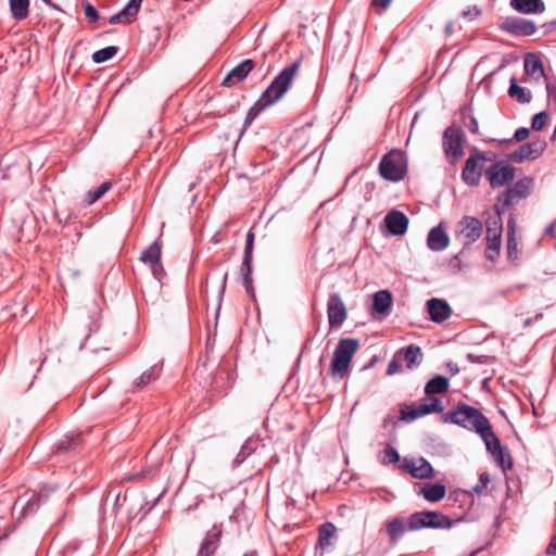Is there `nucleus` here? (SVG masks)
I'll use <instances>...</instances> for the list:
<instances>
[{"label": "nucleus", "mask_w": 556, "mask_h": 556, "mask_svg": "<svg viewBox=\"0 0 556 556\" xmlns=\"http://www.w3.org/2000/svg\"><path fill=\"white\" fill-rule=\"evenodd\" d=\"M253 247L254 232L252 229H250L247 233L243 260L240 269L242 275V281H248L249 279H252Z\"/></svg>", "instance_id": "obj_20"}, {"label": "nucleus", "mask_w": 556, "mask_h": 556, "mask_svg": "<svg viewBox=\"0 0 556 556\" xmlns=\"http://www.w3.org/2000/svg\"><path fill=\"white\" fill-rule=\"evenodd\" d=\"M508 94L511 98H516L517 101L519 103H521V104L529 103L532 100L531 92L528 89L518 86L517 85V80L514 77L510 79V86H509V89H508Z\"/></svg>", "instance_id": "obj_34"}, {"label": "nucleus", "mask_w": 556, "mask_h": 556, "mask_svg": "<svg viewBox=\"0 0 556 556\" xmlns=\"http://www.w3.org/2000/svg\"><path fill=\"white\" fill-rule=\"evenodd\" d=\"M450 381L446 377L437 375L430 379L425 387V393L427 395H435L444 393L448 390Z\"/></svg>", "instance_id": "obj_29"}, {"label": "nucleus", "mask_w": 556, "mask_h": 556, "mask_svg": "<svg viewBox=\"0 0 556 556\" xmlns=\"http://www.w3.org/2000/svg\"><path fill=\"white\" fill-rule=\"evenodd\" d=\"M45 498L46 496L42 493L33 495L24 505L22 515L25 516L28 513L35 511Z\"/></svg>", "instance_id": "obj_43"}, {"label": "nucleus", "mask_w": 556, "mask_h": 556, "mask_svg": "<svg viewBox=\"0 0 556 556\" xmlns=\"http://www.w3.org/2000/svg\"><path fill=\"white\" fill-rule=\"evenodd\" d=\"M135 17L136 14H132V12L129 10V7L125 5L121 11L110 16L109 23L112 25L129 24Z\"/></svg>", "instance_id": "obj_38"}, {"label": "nucleus", "mask_w": 556, "mask_h": 556, "mask_svg": "<svg viewBox=\"0 0 556 556\" xmlns=\"http://www.w3.org/2000/svg\"><path fill=\"white\" fill-rule=\"evenodd\" d=\"M516 168L505 161L495 162L490 165L484 174L492 189L501 188L515 178Z\"/></svg>", "instance_id": "obj_9"}, {"label": "nucleus", "mask_w": 556, "mask_h": 556, "mask_svg": "<svg viewBox=\"0 0 556 556\" xmlns=\"http://www.w3.org/2000/svg\"><path fill=\"white\" fill-rule=\"evenodd\" d=\"M150 267H151L154 278L157 279L159 281H162L163 278L166 276V271H165L164 267L162 266L161 261L156 264L150 265Z\"/></svg>", "instance_id": "obj_51"}, {"label": "nucleus", "mask_w": 556, "mask_h": 556, "mask_svg": "<svg viewBox=\"0 0 556 556\" xmlns=\"http://www.w3.org/2000/svg\"><path fill=\"white\" fill-rule=\"evenodd\" d=\"M258 445L257 439L249 438L244 444L241 446L240 452L237 454L236 458L233 459V464L236 466L242 464L245 458L256 450Z\"/></svg>", "instance_id": "obj_36"}, {"label": "nucleus", "mask_w": 556, "mask_h": 556, "mask_svg": "<svg viewBox=\"0 0 556 556\" xmlns=\"http://www.w3.org/2000/svg\"><path fill=\"white\" fill-rule=\"evenodd\" d=\"M222 533V526L214 525L201 542L198 556H213L219 545Z\"/></svg>", "instance_id": "obj_19"}, {"label": "nucleus", "mask_w": 556, "mask_h": 556, "mask_svg": "<svg viewBox=\"0 0 556 556\" xmlns=\"http://www.w3.org/2000/svg\"><path fill=\"white\" fill-rule=\"evenodd\" d=\"M494 458L504 472L513 468L514 463L508 447L503 448V451L497 453Z\"/></svg>", "instance_id": "obj_41"}, {"label": "nucleus", "mask_w": 556, "mask_h": 556, "mask_svg": "<svg viewBox=\"0 0 556 556\" xmlns=\"http://www.w3.org/2000/svg\"><path fill=\"white\" fill-rule=\"evenodd\" d=\"M327 315L331 328L340 327L348 317L345 304L341 295L337 292L329 295L327 303Z\"/></svg>", "instance_id": "obj_12"}, {"label": "nucleus", "mask_w": 556, "mask_h": 556, "mask_svg": "<svg viewBox=\"0 0 556 556\" xmlns=\"http://www.w3.org/2000/svg\"><path fill=\"white\" fill-rule=\"evenodd\" d=\"M162 243L156 239L152 244L144 249L140 254V261L143 264L152 265L161 261Z\"/></svg>", "instance_id": "obj_28"}, {"label": "nucleus", "mask_w": 556, "mask_h": 556, "mask_svg": "<svg viewBox=\"0 0 556 556\" xmlns=\"http://www.w3.org/2000/svg\"><path fill=\"white\" fill-rule=\"evenodd\" d=\"M421 417L425 415L433 414L429 403L421 404L418 406Z\"/></svg>", "instance_id": "obj_62"}, {"label": "nucleus", "mask_w": 556, "mask_h": 556, "mask_svg": "<svg viewBox=\"0 0 556 556\" xmlns=\"http://www.w3.org/2000/svg\"><path fill=\"white\" fill-rule=\"evenodd\" d=\"M243 286H244V289H245L247 293L250 296H253L254 295L253 280L249 279L248 281H243Z\"/></svg>", "instance_id": "obj_63"}, {"label": "nucleus", "mask_w": 556, "mask_h": 556, "mask_svg": "<svg viewBox=\"0 0 556 556\" xmlns=\"http://www.w3.org/2000/svg\"><path fill=\"white\" fill-rule=\"evenodd\" d=\"M529 135H530L529 128L520 127L515 131L513 139L515 142H521V141L526 140L529 137Z\"/></svg>", "instance_id": "obj_53"}, {"label": "nucleus", "mask_w": 556, "mask_h": 556, "mask_svg": "<svg viewBox=\"0 0 556 556\" xmlns=\"http://www.w3.org/2000/svg\"><path fill=\"white\" fill-rule=\"evenodd\" d=\"M555 230H556V220H554L553 223H551L544 230V233L546 236H551L553 237L555 235Z\"/></svg>", "instance_id": "obj_64"}, {"label": "nucleus", "mask_w": 556, "mask_h": 556, "mask_svg": "<svg viewBox=\"0 0 556 556\" xmlns=\"http://www.w3.org/2000/svg\"><path fill=\"white\" fill-rule=\"evenodd\" d=\"M359 348V341L354 338L340 339L330 365V375L334 379H342L346 376L352 358Z\"/></svg>", "instance_id": "obj_3"}, {"label": "nucleus", "mask_w": 556, "mask_h": 556, "mask_svg": "<svg viewBox=\"0 0 556 556\" xmlns=\"http://www.w3.org/2000/svg\"><path fill=\"white\" fill-rule=\"evenodd\" d=\"M446 369L451 376H456L459 372L458 365L454 362L446 363Z\"/></svg>", "instance_id": "obj_60"}, {"label": "nucleus", "mask_w": 556, "mask_h": 556, "mask_svg": "<svg viewBox=\"0 0 556 556\" xmlns=\"http://www.w3.org/2000/svg\"><path fill=\"white\" fill-rule=\"evenodd\" d=\"M401 467L406 469L412 477L416 479H431L434 476L433 467L424 457H420L417 460L405 458Z\"/></svg>", "instance_id": "obj_15"}, {"label": "nucleus", "mask_w": 556, "mask_h": 556, "mask_svg": "<svg viewBox=\"0 0 556 556\" xmlns=\"http://www.w3.org/2000/svg\"><path fill=\"white\" fill-rule=\"evenodd\" d=\"M421 417L418 406L404 405L401 408V419L405 422H412Z\"/></svg>", "instance_id": "obj_42"}, {"label": "nucleus", "mask_w": 556, "mask_h": 556, "mask_svg": "<svg viewBox=\"0 0 556 556\" xmlns=\"http://www.w3.org/2000/svg\"><path fill=\"white\" fill-rule=\"evenodd\" d=\"M379 173L388 181L403 180L407 173L406 154L400 149H393L386 153L379 163Z\"/></svg>", "instance_id": "obj_4"}, {"label": "nucleus", "mask_w": 556, "mask_h": 556, "mask_svg": "<svg viewBox=\"0 0 556 556\" xmlns=\"http://www.w3.org/2000/svg\"><path fill=\"white\" fill-rule=\"evenodd\" d=\"M486 430L479 432L478 434L485 444L486 451L494 457L497 453H501L506 446L502 445L501 440L494 433L491 424L486 425Z\"/></svg>", "instance_id": "obj_23"}, {"label": "nucleus", "mask_w": 556, "mask_h": 556, "mask_svg": "<svg viewBox=\"0 0 556 556\" xmlns=\"http://www.w3.org/2000/svg\"><path fill=\"white\" fill-rule=\"evenodd\" d=\"M430 407L432 413H442L443 412V405L440 399L432 397L430 401Z\"/></svg>", "instance_id": "obj_56"}, {"label": "nucleus", "mask_w": 556, "mask_h": 556, "mask_svg": "<svg viewBox=\"0 0 556 556\" xmlns=\"http://www.w3.org/2000/svg\"><path fill=\"white\" fill-rule=\"evenodd\" d=\"M447 266L451 269V271H453V273L459 271L462 268L459 256L458 255L452 256L448 260Z\"/></svg>", "instance_id": "obj_55"}, {"label": "nucleus", "mask_w": 556, "mask_h": 556, "mask_svg": "<svg viewBox=\"0 0 556 556\" xmlns=\"http://www.w3.org/2000/svg\"><path fill=\"white\" fill-rule=\"evenodd\" d=\"M392 301V294L389 290H380L374 294L372 311L387 316L390 313Z\"/></svg>", "instance_id": "obj_24"}, {"label": "nucleus", "mask_w": 556, "mask_h": 556, "mask_svg": "<svg viewBox=\"0 0 556 556\" xmlns=\"http://www.w3.org/2000/svg\"><path fill=\"white\" fill-rule=\"evenodd\" d=\"M546 141L541 139L522 143L518 149L507 154V160L514 163H522L525 161L536 160L543 154V152L546 150Z\"/></svg>", "instance_id": "obj_10"}, {"label": "nucleus", "mask_w": 556, "mask_h": 556, "mask_svg": "<svg viewBox=\"0 0 556 556\" xmlns=\"http://www.w3.org/2000/svg\"><path fill=\"white\" fill-rule=\"evenodd\" d=\"M503 222L502 215L495 213L486 220V248L485 257L489 261H495L500 255L502 244Z\"/></svg>", "instance_id": "obj_8"}, {"label": "nucleus", "mask_w": 556, "mask_h": 556, "mask_svg": "<svg viewBox=\"0 0 556 556\" xmlns=\"http://www.w3.org/2000/svg\"><path fill=\"white\" fill-rule=\"evenodd\" d=\"M396 353L401 355L402 362H406L409 369L419 366L421 363V349L416 344H409L405 350H400Z\"/></svg>", "instance_id": "obj_27"}, {"label": "nucleus", "mask_w": 556, "mask_h": 556, "mask_svg": "<svg viewBox=\"0 0 556 556\" xmlns=\"http://www.w3.org/2000/svg\"><path fill=\"white\" fill-rule=\"evenodd\" d=\"M301 62L299 58L286 66L263 91L257 102L248 111L240 136L263 110L276 103L288 91L300 70Z\"/></svg>", "instance_id": "obj_1"}, {"label": "nucleus", "mask_w": 556, "mask_h": 556, "mask_svg": "<svg viewBox=\"0 0 556 556\" xmlns=\"http://www.w3.org/2000/svg\"><path fill=\"white\" fill-rule=\"evenodd\" d=\"M402 359H401V355H399L397 353L394 354L393 358L390 361V363L388 364V368H387V374L389 376H392V375H395V374H399L401 370H402Z\"/></svg>", "instance_id": "obj_46"}, {"label": "nucleus", "mask_w": 556, "mask_h": 556, "mask_svg": "<svg viewBox=\"0 0 556 556\" xmlns=\"http://www.w3.org/2000/svg\"><path fill=\"white\" fill-rule=\"evenodd\" d=\"M459 520H451L446 515L440 511H417L408 518V529L410 531L424 528L448 529Z\"/></svg>", "instance_id": "obj_6"}, {"label": "nucleus", "mask_w": 556, "mask_h": 556, "mask_svg": "<svg viewBox=\"0 0 556 556\" xmlns=\"http://www.w3.org/2000/svg\"><path fill=\"white\" fill-rule=\"evenodd\" d=\"M227 279H228V274L225 273L223 276V279H222V285H220L219 291H218V307H220V305H222L223 296H224V293L226 290Z\"/></svg>", "instance_id": "obj_57"}, {"label": "nucleus", "mask_w": 556, "mask_h": 556, "mask_svg": "<svg viewBox=\"0 0 556 556\" xmlns=\"http://www.w3.org/2000/svg\"><path fill=\"white\" fill-rule=\"evenodd\" d=\"M547 121H548V113L546 111H542L532 117L531 128L535 131H540L544 128Z\"/></svg>", "instance_id": "obj_45"}, {"label": "nucleus", "mask_w": 556, "mask_h": 556, "mask_svg": "<svg viewBox=\"0 0 556 556\" xmlns=\"http://www.w3.org/2000/svg\"><path fill=\"white\" fill-rule=\"evenodd\" d=\"M336 539L337 528L332 522L328 521L320 525L318 529V546L321 549H326L331 546Z\"/></svg>", "instance_id": "obj_26"}, {"label": "nucleus", "mask_w": 556, "mask_h": 556, "mask_svg": "<svg viewBox=\"0 0 556 556\" xmlns=\"http://www.w3.org/2000/svg\"><path fill=\"white\" fill-rule=\"evenodd\" d=\"M400 459L401 457L399 452L394 447L388 445L383 451V457L381 459V463L383 465H391L399 463Z\"/></svg>", "instance_id": "obj_44"}, {"label": "nucleus", "mask_w": 556, "mask_h": 556, "mask_svg": "<svg viewBox=\"0 0 556 556\" xmlns=\"http://www.w3.org/2000/svg\"><path fill=\"white\" fill-rule=\"evenodd\" d=\"M29 0H9L12 17L15 21H24L29 14Z\"/></svg>", "instance_id": "obj_32"}, {"label": "nucleus", "mask_w": 556, "mask_h": 556, "mask_svg": "<svg viewBox=\"0 0 556 556\" xmlns=\"http://www.w3.org/2000/svg\"><path fill=\"white\" fill-rule=\"evenodd\" d=\"M391 1L392 0H371V5L386 10L390 5Z\"/></svg>", "instance_id": "obj_61"}, {"label": "nucleus", "mask_w": 556, "mask_h": 556, "mask_svg": "<svg viewBox=\"0 0 556 556\" xmlns=\"http://www.w3.org/2000/svg\"><path fill=\"white\" fill-rule=\"evenodd\" d=\"M446 424L457 425L466 430H473L479 433L486 430L489 419L478 408L466 403H458L456 407L443 416Z\"/></svg>", "instance_id": "obj_2"}, {"label": "nucleus", "mask_w": 556, "mask_h": 556, "mask_svg": "<svg viewBox=\"0 0 556 556\" xmlns=\"http://www.w3.org/2000/svg\"><path fill=\"white\" fill-rule=\"evenodd\" d=\"M384 223L392 236H403L407 231L408 217L399 210H391L384 217Z\"/></svg>", "instance_id": "obj_17"}, {"label": "nucleus", "mask_w": 556, "mask_h": 556, "mask_svg": "<svg viewBox=\"0 0 556 556\" xmlns=\"http://www.w3.org/2000/svg\"><path fill=\"white\" fill-rule=\"evenodd\" d=\"M464 125L467 129L472 134H479V125L478 121L473 115H468L464 117Z\"/></svg>", "instance_id": "obj_48"}, {"label": "nucleus", "mask_w": 556, "mask_h": 556, "mask_svg": "<svg viewBox=\"0 0 556 556\" xmlns=\"http://www.w3.org/2000/svg\"><path fill=\"white\" fill-rule=\"evenodd\" d=\"M116 53L117 48L115 46H109L93 52L92 61L97 64H100L112 59Z\"/></svg>", "instance_id": "obj_40"}, {"label": "nucleus", "mask_w": 556, "mask_h": 556, "mask_svg": "<svg viewBox=\"0 0 556 556\" xmlns=\"http://www.w3.org/2000/svg\"><path fill=\"white\" fill-rule=\"evenodd\" d=\"M112 187L110 181L102 182L99 187L93 190L88 191L86 195V201L88 204H93L99 199H101Z\"/></svg>", "instance_id": "obj_39"}, {"label": "nucleus", "mask_w": 556, "mask_h": 556, "mask_svg": "<svg viewBox=\"0 0 556 556\" xmlns=\"http://www.w3.org/2000/svg\"><path fill=\"white\" fill-rule=\"evenodd\" d=\"M500 29L513 36H532L536 31V25L530 20L508 16L500 24Z\"/></svg>", "instance_id": "obj_11"}, {"label": "nucleus", "mask_w": 556, "mask_h": 556, "mask_svg": "<svg viewBox=\"0 0 556 556\" xmlns=\"http://www.w3.org/2000/svg\"><path fill=\"white\" fill-rule=\"evenodd\" d=\"M525 71L528 75L540 78L544 76V66L540 58L534 54H528L525 58Z\"/></svg>", "instance_id": "obj_31"}, {"label": "nucleus", "mask_w": 556, "mask_h": 556, "mask_svg": "<svg viewBox=\"0 0 556 556\" xmlns=\"http://www.w3.org/2000/svg\"><path fill=\"white\" fill-rule=\"evenodd\" d=\"M427 309L430 319L437 324L444 323L452 315V308L450 304L443 299L432 298L428 300Z\"/></svg>", "instance_id": "obj_16"}, {"label": "nucleus", "mask_w": 556, "mask_h": 556, "mask_svg": "<svg viewBox=\"0 0 556 556\" xmlns=\"http://www.w3.org/2000/svg\"><path fill=\"white\" fill-rule=\"evenodd\" d=\"M162 368H163V362H160V363L151 366L148 370L143 371L141 374V376L135 380V382H134L135 387L143 388L147 384L155 381L161 376Z\"/></svg>", "instance_id": "obj_30"}, {"label": "nucleus", "mask_w": 556, "mask_h": 556, "mask_svg": "<svg viewBox=\"0 0 556 556\" xmlns=\"http://www.w3.org/2000/svg\"><path fill=\"white\" fill-rule=\"evenodd\" d=\"M510 8L522 14H540L545 11L543 0H510Z\"/></svg>", "instance_id": "obj_22"}, {"label": "nucleus", "mask_w": 556, "mask_h": 556, "mask_svg": "<svg viewBox=\"0 0 556 556\" xmlns=\"http://www.w3.org/2000/svg\"><path fill=\"white\" fill-rule=\"evenodd\" d=\"M425 500L431 503L441 501L446 494V488L443 484H427L421 489Z\"/></svg>", "instance_id": "obj_33"}, {"label": "nucleus", "mask_w": 556, "mask_h": 556, "mask_svg": "<svg viewBox=\"0 0 556 556\" xmlns=\"http://www.w3.org/2000/svg\"><path fill=\"white\" fill-rule=\"evenodd\" d=\"M518 240L516 237V222L511 216L507 222V257L516 261L519 256Z\"/></svg>", "instance_id": "obj_25"}, {"label": "nucleus", "mask_w": 556, "mask_h": 556, "mask_svg": "<svg viewBox=\"0 0 556 556\" xmlns=\"http://www.w3.org/2000/svg\"><path fill=\"white\" fill-rule=\"evenodd\" d=\"M387 532L391 543H396L405 532V522L402 518H394L387 525Z\"/></svg>", "instance_id": "obj_35"}, {"label": "nucleus", "mask_w": 556, "mask_h": 556, "mask_svg": "<svg viewBox=\"0 0 556 556\" xmlns=\"http://www.w3.org/2000/svg\"><path fill=\"white\" fill-rule=\"evenodd\" d=\"M224 378L229 379L230 378L229 374L224 371L220 377L219 376H213L211 378L210 384H211V387L213 388L214 391H218L222 388V386L219 384V380H224Z\"/></svg>", "instance_id": "obj_54"}, {"label": "nucleus", "mask_w": 556, "mask_h": 556, "mask_svg": "<svg viewBox=\"0 0 556 556\" xmlns=\"http://www.w3.org/2000/svg\"><path fill=\"white\" fill-rule=\"evenodd\" d=\"M472 154L475 157H478V161L483 165L484 162L493 160L495 157V153L493 152H480L477 149H473Z\"/></svg>", "instance_id": "obj_52"}, {"label": "nucleus", "mask_w": 556, "mask_h": 556, "mask_svg": "<svg viewBox=\"0 0 556 556\" xmlns=\"http://www.w3.org/2000/svg\"><path fill=\"white\" fill-rule=\"evenodd\" d=\"M142 0H129L126 7H129V10L132 12V14H138L140 7H141Z\"/></svg>", "instance_id": "obj_58"}, {"label": "nucleus", "mask_w": 556, "mask_h": 556, "mask_svg": "<svg viewBox=\"0 0 556 556\" xmlns=\"http://www.w3.org/2000/svg\"><path fill=\"white\" fill-rule=\"evenodd\" d=\"M459 236L464 237L465 245L476 242L482 233V223L473 216H465L459 222Z\"/></svg>", "instance_id": "obj_13"}, {"label": "nucleus", "mask_w": 556, "mask_h": 556, "mask_svg": "<svg viewBox=\"0 0 556 556\" xmlns=\"http://www.w3.org/2000/svg\"><path fill=\"white\" fill-rule=\"evenodd\" d=\"M254 61L245 59L237 66H235L224 78L222 85L225 87H232L244 80L250 72L254 68Z\"/></svg>", "instance_id": "obj_18"}, {"label": "nucleus", "mask_w": 556, "mask_h": 556, "mask_svg": "<svg viewBox=\"0 0 556 556\" xmlns=\"http://www.w3.org/2000/svg\"><path fill=\"white\" fill-rule=\"evenodd\" d=\"M533 187V179L531 177H523L516 181L511 187L505 189L496 200L494 205L495 213L503 215L506 210L519 203L520 200L527 198Z\"/></svg>", "instance_id": "obj_5"}, {"label": "nucleus", "mask_w": 556, "mask_h": 556, "mask_svg": "<svg viewBox=\"0 0 556 556\" xmlns=\"http://www.w3.org/2000/svg\"><path fill=\"white\" fill-rule=\"evenodd\" d=\"M81 444V435L80 434H67L58 443L56 451L58 452H67L70 450H75Z\"/></svg>", "instance_id": "obj_37"}, {"label": "nucleus", "mask_w": 556, "mask_h": 556, "mask_svg": "<svg viewBox=\"0 0 556 556\" xmlns=\"http://www.w3.org/2000/svg\"><path fill=\"white\" fill-rule=\"evenodd\" d=\"M480 15H481V10L477 5H472L471 8L462 12V16L469 22L476 20Z\"/></svg>", "instance_id": "obj_49"}, {"label": "nucleus", "mask_w": 556, "mask_h": 556, "mask_svg": "<svg viewBox=\"0 0 556 556\" xmlns=\"http://www.w3.org/2000/svg\"><path fill=\"white\" fill-rule=\"evenodd\" d=\"M448 242V235L440 226L433 227L428 233L427 245L431 251H443L445 248H447Z\"/></svg>", "instance_id": "obj_21"}, {"label": "nucleus", "mask_w": 556, "mask_h": 556, "mask_svg": "<svg viewBox=\"0 0 556 556\" xmlns=\"http://www.w3.org/2000/svg\"><path fill=\"white\" fill-rule=\"evenodd\" d=\"M464 131L455 126H448L443 134V151L447 162L455 165L464 155Z\"/></svg>", "instance_id": "obj_7"}, {"label": "nucleus", "mask_w": 556, "mask_h": 556, "mask_svg": "<svg viewBox=\"0 0 556 556\" xmlns=\"http://www.w3.org/2000/svg\"><path fill=\"white\" fill-rule=\"evenodd\" d=\"M84 13L90 22H97L100 18L97 9L90 3L84 5Z\"/></svg>", "instance_id": "obj_50"}, {"label": "nucleus", "mask_w": 556, "mask_h": 556, "mask_svg": "<svg viewBox=\"0 0 556 556\" xmlns=\"http://www.w3.org/2000/svg\"><path fill=\"white\" fill-rule=\"evenodd\" d=\"M483 166L478 161V157H475L471 154L465 162V165L462 170V179L464 184L469 187H476L479 185L482 177Z\"/></svg>", "instance_id": "obj_14"}, {"label": "nucleus", "mask_w": 556, "mask_h": 556, "mask_svg": "<svg viewBox=\"0 0 556 556\" xmlns=\"http://www.w3.org/2000/svg\"><path fill=\"white\" fill-rule=\"evenodd\" d=\"M546 554L548 556H556V535L551 539L549 544L546 547Z\"/></svg>", "instance_id": "obj_59"}, {"label": "nucleus", "mask_w": 556, "mask_h": 556, "mask_svg": "<svg viewBox=\"0 0 556 556\" xmlns=\"http://www.w3.org/2000/svg\"><path fill=\"white\" fill-rule=\"evenodd\" d=\"M490 482V477L488 472H481L479 476V484L472 488V491L477 494H481L483 490L488 486Z\"/></svg>", "instance_id": "obj_47"}]
</instances>
